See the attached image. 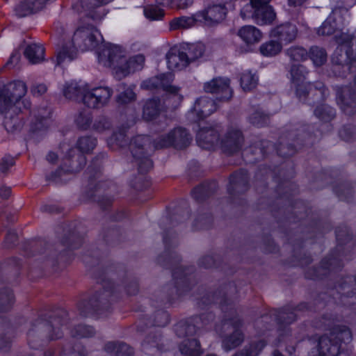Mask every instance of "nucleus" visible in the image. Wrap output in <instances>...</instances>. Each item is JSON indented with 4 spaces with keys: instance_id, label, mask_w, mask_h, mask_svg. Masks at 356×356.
<instances>
[{
    "instance_id": "9",
    "label": "nucleus",
    "mask_w": 356,
    "mask_h": 356,
    "mask_svg": "<svg viewBox=\"0 0 356 356\" xmlns=\"http://www.w3.org/2000/svg\"><path fill=\"white\" fill-rule=\"evenodd\" d=\"M172 80V73L163 74L143 81L141 87L149 90L161 88L168 92L171 95L170 98L167 99L168 105H169L171 99L175 101L181 100V96L178 94V88L171 86Z\"/></svg>"
},
{
    "instance_id": "18",
    "label": "nucleus",
    "mask_w": 356,
    "mask_h": 356,
    "mask_svg": "<svg viewBox=\"0 0 356 356\" xmlns=\"http://www.w3.org/2000/svg\"><path fill=\"white\" fill-rule=\"evenodd\" d=\"M291 82L296 88L297 96L300 99L302 95H305L306 91L305 81V69L302 65L293 66L291 70Z\"/></svg>"
},
{
    "instance_id": "39",
    "label": "nucleus",
    "mask_w": 356,
    "mask_h": 356,
    "mask_svg": "<svg viewBox=\"0 0 356 356\" xmlns=\"http://www.w3.org/2000/svg\"><path fill=\"white\" fill-rule=\"evenodd\" d=\"M95 333L94 329L90 326L81 325L78 327L76 335L81 337H90Z\"/></svg>"
},
{
    "instance_id": "51",
    "label": "nucleus",
    "mask_w": 356,
    "mask_h": 356,
    "mask_svg": "<svg viewBox=\"0 0 356 356\" xmlns=\"http://www.w3.org/2000/svg\"><path fill=\"white\" fill-rule=\"evenodd\" d=\"M60 356H85V355H79L76 353L73 352V353H70L69 354L68 353L67 354L65 353H63Z\"/></svg>"
},
{
    "instance_id": "7",
    "label": "nucleus",
    "mask_w": 356,
    "mask_h": 356,
    "mask_svg": "<svg viewBox=\"0 0 356 356\" xmlns=\"http://www.w3.org/2000/svg\"><path fill=\"white\" fill-rule=\"evenodd\" d=\"M350 331L345 326H337L330 333V336H323L319 339L315 347L311 352V356H346L340 353L338 339L345 343L351 341Z\"/></svg>"
},
{
    "instance_id": "40",
    "label": "nucleus",
    "mask_w": 356,
    "mask_h": 356,
    "mask_svg": "<svg viewBox=\"0 0 356 356\" xmlns=\"http://www.w3.org/2000/svg\"><path fill=\"white\" fill-rule=\"evenodd\" d=\"M14 159L10 156H6L2 159L0 164V170L6 172L8 169L14 165Z\"/></svg>"
},
{
    "instance_id": "17",
    "label": "nucleus",
    "mask_w": 356,
    "mask_h": 356,
    "mask_svg": "<svg viewBox=\"0 0 356 356\" xmlns=\"http://www.w3.org/2000/svg\"><path fill=\"white\" fill-rule=\"evenodd\" d=\"M217 108L216 103L207 97L197 99L192 108V113L196 114L198 119L206 118Z\"/></svg>"
},
{
    "instance_id": "22",
    "label": "nucleus",
    "mask_w": 356,
    "mask_h": 356,
    "mask_svg": "<svg viewBox=\"0 0 356 356\" xmlns=\"http://www.w3.org/2000/svg\"><path fill=\"white\" fill-rule=\"evenodd\" d=\"M283 44L277 39L270 38V40L263 43L259 47L261 54L266 57H273L279 54L282 50Z\"/></svg>"
},
{
    "instance_id": "38",
    "label": "nucleus",
    "mask_w": 356,
    "mask_h": 356,
    "mask_svg": "<svg viewBox=\"0 0 356 356\" xmlns=\"http://www.w3.org/2000/svg\"><path fill=\"white\" fill-rule=\"evenodd\" d=\"M177 334L181 337L184 332L186 334H192L195 332V327L191 325H187L185 323H179L175 328Z\"/></svg>"
},
{
    "instance_id": "43",
    "label": "nucleus",
    "mask_w": 356,
    "mask_h": 356,
    "mask_svg": "<svg viewBox=\"0 0 356 356\" xmlns=\"http://www.w3.org/2000/svg\"><path fill=\"white\" fill-rule=\"evenodd\" d=\"M125 138V135L123 133H120L119 134H115L112 138L108 141L109 145H112L115 143L118 144L120 146H122V140Z\"/></svg>"
},
{
    "instance_id": "2",
    "label": "nucleus",
    "mask_w": 356,
    "mask_h": 356,
    "mask_svg": "<svg viewBox=\"0 0 356 356\" xmlns=\"http://www.w3.org/2000/svg\"><path fill=\"white\" fill-rule=\"evenodd\" d=\"M26 92V86L22 81L10 82L0 88V115L3 118V125L8 132L17 131L23 126L17 115L22 109V100Z\"/></svg>"
},
{
    "instance_id": "26",
    "label": "nucleus",
    "mask_w": 356,
    "mask_h": 356,
    "mask_svg": "<svg viewBox=\"0 0 356 356\" xmlns=\"http://www.w3.org/2000/svg\"><path fill=\"white\" fill-rule=\"evenodd\" d=\"M200 344L196 340L186 339L180 346V351L183 356H200Z\"/></svg>"
},
{
    "instance_id": "20",
    "label": "nucleus",
    "mask_w": 356,
    "mask_h": 356,
    "mask_svg": "<svg viewBox=\"0 0 356 356\" xmlns=\"http://www.w3.org/2000/svg\"><path fill=\"white\" fill-rule=\"evenodd\" d=\"M111 1L112 0H74L72 7L78 13L84 12L87 15H90L91 17H94V16L90 14V11L93 8L106 4Z\"/></svg>"
},
{
    "instance_id": "33",
    "label": "nucleus",
    "mask_w": 356,
    "mask_h": 356,
    "mask_svg": "<svg viewBox=\"0 0 356 356\" xmlns=\"http://www.w3.org/2000/svg\"><path fill=\"white\" fill-rule=\"evenodd\" d=\"M144 15L149 19L158 20L162 18L164 13L161 8L157 6H149L145 8Z\"/></svg>"
},
{
    "instance_id": "46",
    "label": "nucleus",
    "mask_w": 356,
    "mask_h": 356,
    "mask_svg": "<svg viewBox=\"0 0 356 356\" xmlns=\"http://www.w3.org/2000/svg\"><path fill=\"white\" fill-rule=\"evenodd\" d=\"M174 0H156V3L161 6H170L173 4Z\"/></svg>"
},
{
    "instance_id": "28",
    "label": "nucleus",
    "mask_w": 356,
    "mask_h": 356,
    "mask_svg": "<svg viewBox=\"0 0 356 356\" xmlns=\"http://www.w3.org/2000/svg\"><path fill=\"white\" fill-rule=\"evenodd\" d=\"M205 47L202 42L191 44L188 47L186 55L188 58V62L195 60L201 58L204 52Z\"/></svg>"
},
{
    "instance_id": "21",
    "label": "nucleus",
    "mask_w": 356,
    "mask_h": 356,
    "mask_svg": "<svg viewBox=\"0 0 356 356\" xmlns=\"http://www.w3.org/2000/svg\"><path fill=\"white\" fill-rule=\"evenodd\" d=\"M229 326H231L230 330L233 331V334L226 337L223 341L222 346L226 350H229L238 346L243 339L241 331L238 330V324L234 323L231 325L230 323L227 322L224 323L225 327H229Z\"/></svg>"
},
{
    "instance_id": "13",
    "label": "nucleus",
    "mask_w": 356,
    "mask_h": 356,
    "mask_svg": "<svg viewBox=\"0 0 356 356\" xmlns=\"http://www.w3.org/2000/svg\"><path fill=\"white\" fill-rule=\"evenodd\" d=\"M238 35L244 42L246 51H252L263 38V33L254 26L245 25L238 31Z\"/></svg>"
},
{
    "instance_id": "55",
    "label": "nucleus",
    "mask_w": 356,
    "mask_h": 356,
    "mask_svg": "<svg viewBox=\"0 0 356 356\" xmlns=\"http://www.w3.org/2000/svg\"><path fill=\"white\" fill-rule=\"evenodd\" d=\"M273 356H283L281 353L277 352V351H275L273 354Z\"/></svg>"
},
{
    "instance_id": "10",
    "label": "nucleus",
    "mask_w": 356,
    "mask_h": 356,
    "mask_svg": "<svg viewBox=\"0 0 356 356\" xmlns=\"http://www.w3.org/2000/svg\"><path fill=\"white\" fill-rule=\"evenodd\" d=\"M228 1L229 0H222V3L208 6L204 10L197 13L198 19L200 20L201 23L207 25H212L221 22L226 15V5Z\"/></svg>"
},
{
    "instance_id": "60",
    "label": "nucleus",
    "mask_w": 356,
    "mask_h": 356,
    "mask_svg": "<svg viewBox=\"0 0 356 356\" xmlns=\"http://www.w3.org/2000/svg\"><path fill=\"white\" fill-rule=\"evenodd\" d=\"M44 356H51V353H46Z\"/></svg>"
},
{
    "instance_id": "16",
    "label": "nucleus",
    "mask_w": 356,
    "mask_h": 356,
    "mask_svg": "<svg viewBox=\"0 0 356 356\" xmlns=\"http://www.w3.org/2000/svg\"><path fill=\"white\" fill-rule=\"evenodd\" d=\"M355 85L356 86V76L355 78ZM337 102L341 108L347 114L353 113L350 107L356 106V93H350L348 87L342 88L341 92H338L337 95Z\"/></svg>"
},
{
    "instance_id": "62",
    "label": "nucleus",
    "mask_w": 356,
    "mask_h": 356,
    "mask_svg": "<svg viewBox=\"0 0 356 356\" xmlns=\"http://www.w3.org/2000/svg\"><path fill=\"white\" fill-rule=\"evenodd\" d=\"M207 356H216L215 355H209Z\"/></svg>"
},
{
    "instance_id": "12",
    "label": "nucleus",
    "mask_w": 356,
    "mask_h": 356,
    "mask_svg": "<svg viewBox=\"0 0 356 356\" xmlns=\"http://www.w3.org/2000/svg\"><path fill=\"white\" fill-rule=\"evenodd\" d=\"M297 34L298 30L296 25L287 22L272 28L269 32V37L277 39L284 45L293 41Z\"/></svg>"
},
{
    "instance_id": "4",
    "label": "nucleus",
    "mask_w": 356,
    "mask_h": 356,
    "mask_svg": "<svg viewBox=\"0 0 356 356\" xmlns=\"http://www.w3.org/2000/svg\"><path fill=\"white\" fill-rule=\"evenodd\" d=\"M97 59L102 65L112 67L118 79L141 70L145 62L144 56L140 54L127 59L122 49L112 44L104 46L97 53Z\"/></svg>"
},
{
    "instance_id": "35",
    "label": "nucleus",
    "mask_w": 356,
    "mask_h": 356,
    "mask_svg": "<svg viewBox=\"0 0 356 356\" xmlns=\"http://www.w3.org/2000/svg\"><path fill=\"white\" fill-rule=\"evenodd\" d=\"M121 89H119L120 90V95L118 97V102L121 103H127L131 102L135 98V93L132 88H128L127 89H124V86H120Z\"/></svg>"
},
{
    "instance_id": "27",
    "label": "nucleus",
    "mask_w": 356,
    "mask_h": 356,
    "mask_svg": "<svg viewBox=\"0 0 356 356\" xmlns=\"http://www.w3.org/2000/svg\"><path fill=\"white\" fill-rule=\"evenodd\" d=\"M258 81L257 76L250 71H245L241 76V86L243 90L253 89Z\"/></svg>"
},
{
    "instance_id": "24",
    "label": "nucleus",
    "mask_w": 356,
    "mask_h": 356,
    "mask_svg": "<svg viewBox=\"0 0 356 356\" xmlns=\"http://www.w3.org/2000/svg\"><path fill=\"white\" fill-rule=\"evenodd\" d=\"M24 55L31 63H38L44 59V48L37 44H31L26 47Z\"/></svg>"
},
{
    "instance_id": "37",
    "label": "nucleus",
    "mask_w": 356,
    "mask_h": 356,
    "mask_svg": "<svg viewBox=\"0 0 356 356\" xmlns=\"http://www.w3.org/2000/svg\"><path fill=\"white\" fill-rule=\"evenodd\" d=\"M114 346V351L118 356H130L132 354V349L125 343H120Z\"/></svg>"
},
{
    "instance_id": "56",
    "label": "nucleus",
    "mask_w": 356,
    "mask_h": 356,
    "mask_svg": "<svg viewBox=\"0 0 356 356\" xmlns=\"http://www.w3.org/2000/svg\"><path fill=\"white\" fill-rule=\"evenodd\" d=\"M8 300L9 305H10L11 302H13V297L12 296H9L8 298Z\"/></svg>"
},
{
    "instance_id": "32",
    "label": "nucleus",
    "mask_w": 356,
    "mask_h": 356,
    "mask_svg": "<svg viewBox=\"0 0 356 356\" xmlns=\"http://www.w3.org/2000/svg\"><path fill=\"white\" fill-rule=\"evenodd\" d=\"M314 113L317 118L324 121L330 120L334 115L333 109L324 104L318 106L315 109Z\"/></svg>"
},
{
    "instance_id": "3",
    "label": "nucleus",
    "mask_w": 356,
    "mask_h": 356,
    "mask_svg": "<svg viewBox=\"0 0 356 356\" xmlns=\"http://www.w3.org/2000/svg\"><path fill=\"white\" fill-rule=\"evenodd\" d=\"M102 40L101 33L90 25L79 26L75 31L71 41L63 44L57 49L58 65L71 62L76 56L77 50H92Z\"/></svg>"
},
{
    "instance_id": "1",
    "label": "nucleus",
    "mask_w": 356,
    "mask_h": 356,
    "mask_svg": "<svg viewBox=\"0 0 356 356\" xmlns=\"http://www.w3.org/2000/svg\"><path fill=\"white\" fill-rule=\"evenodd\" d=\"M348 19L347 10L335 9L318 29L320 35L334 34L337 46L332 60L344 70L356 68V38L344 31Z\"/></svg>"
},
{
    "instance_id": "44",
    "label": "nucleus",
    "mask_w": 356,
    "mask_h": 356,
    "mask_svg": "<svg viewBox=\"0 0 356 356\" xmlns=\"http://www.w3.org/2000/svg\"><path fill=\"white\" fill-rule=\"evenodd\" d=\"M19 58H20V54H19V52H17V51L14 52V53L11 55V56H10V60H9V61H8V64H9V63H12V64H13V63H17L18 62V60H19Z\"/></svg>"
},
{
    "instance_id": "5",
    "label": "nucleus",
    "mask_w": 356,
    "mask_h": 356,
    "mask_svg": "<svg viewBox=\"0 0 356 356\" xmlns=\"http://www.w3.org/2000/svg\"><path fill=\"white\" fill-rule=\"evenodd\" d=\"M112 92L108 87L92 88L88 84L79 85L76 82L67 83L63 95L68 99H74L79 95L85 105L90 108H99L108 102Z\"/></svg>"
},
{
    "instance_id": "29",
    "label": "nucleus",
    "mask_w": 356,
    "mask_h": 356,
    "mask_svg": "<svg viewBox=\"0 0 356 356\" xmlns=\"http://www.w3.org/2000/svg\"><path fill=\"white\" fill-rule=\"evenodd\" d=\"M149 139L147 136H138L130 143V149L134 157H139L138 152L140 154L143 146L149 143Z\"/></svg>"
},
{
    "instance_id": "49",
    "label": "nucleus",
    "mask_w": 356,
    "mask_h": 356,
    "mask_svg": "<svg viewBox=\"0 0 356 356\" xmlns=\"http://www.w3.org/2000/svg\"><path fill=\"white\" fill-rule=\"evenodd\" d=\"M305 0H288L289 3L292 6H300L301 5Z\"/></svg>"
},
{
    "instance_id": "36",
    "label": "nucleus",
    "mask_w": 356,
    "mask_h": 356,
    "mask_svg": "<svg viewBox=\"0 0 356 356\" xmlns=\"http://www.w3.org/2000/svg\"><path fill=\"white\" fill-rule=\"evenodd\" d=\"M264 346L265 344L264 342H259L254 346H251L250 349H245L241 353H238L234 356H257Z\"/></svg>"
},
{
    "instance_id": "8",
    "label": "nucleus",
    "mask_w": 356,
    "mask_h": 356,
    "mask_svg": "<svg viewBox=\"0 0 356 356\" xmlns=\"http://www.w3.org/2000/svg\"><path fill=\"white\" fill-rule=\"evenodd\" d=\"M270 0H250L242 6L241 16L244 19H253L259 25L268 24L275 19V13L268 4Z\"/></svg>"
},
{
    "instance_id": "31",
    "label": "nucleus",
    "mask_w": 356,
    "mask_h": 356,
    "mask_svg": "<svg viewBox=\"0 0 356 356\" xmlns=\"http://www.w3.org/2000/svg\"><path fill=\"white\" fill-rule=\"evenodd\" d=\"M96 139L90 137H82L77 143L78 148L82 153H88L96 145Z\"/></svg>"
},
{
    "instance_id": "34",
    "label": "nucleus",
    "mask_w": 356,
    "mask_h": 356,
    "mask_svg": "<svg viewBox=\"0 0 356 356\" xmlns=\"http://www.w3.org/2000/svg\"><path fill=\"white\" fill-rule=\"evenodd\" d=\"M287 54L292 60L296 61L304 60L307 57V52L306 49L299 47H295L289 49L287 50Z\"/></svg>"
},
{
    "instance_id": "52",
    "label": "nucleus",
    "mask_w": 356,
    "mask_h": 356,
    "mask_svg": "<svg viewBox=\"0 0 356 356\" xmlns=\"http://www.w3.org/2000/svg\"><path fill=\"white\" fill-rule=\"evenodd\" d=\"M317 87L320 92L322 93V95H325V89L324 88V86L321 83H318V86Z\"/></svg>"
},
{
    "instance_id": "47",
    "label": "nucleus",
    "mask_w": 356,
    "mask_h": 356,
    "mask_svg": "<svg viewBox=\"0 0 356 356\" xmlns=\"http://www.w3.org/2000/svg\"><path fill=\"white\" fill-rule=\"evenodd\" d=\"M10 188H2L1 189V195L4 197H7L10 195Z\"/></svg>"
},
{
    "instance_id": "58",
    "label": "nucleus",
    "mask_w": 356,
    "mask_h": 356,
    "mask_svg": "<svg viewBox=\"0 0 356 356\" xmlns=\"http://www.w3.org/2000/svg\"><path fill=\"white\" fill-rule=\"evenodd\" d=\"M59 337H60V335L58 334V335H56L55 337H52L51 339H57V338H59Z\"/></svg>"
},
{
    "instance_id": "42",
    "label": "nucleus",
    "mask_w": 356,
    "mask_h": 356,
    "mask_svg": "<svg viewBox=\"0 0 356 356\" xmlns=\"http://www.w3.org/2000/svg\"><path fill=\"white\" fill-rule=\"evenodd\" d=\"M47 90V87L44 83H36L34 86H33L31 88V92L34 95H42L44 92H46Z\"/></svg>"
},
{
    "instance_id": "25",
    "label": "nucleus",
    "mask_w": 356,
    "mask_h": 356,
    "mask_svg": "<svg viewBox=\"0 0 356 356\" xmlns=\"http://www.w3.org/2000/svg\"><path fill=\"white\" fill-rule=\"evenodd\" d=\"M161 111V107L157 99H149L143 108V118L146 120H152L156 118Z\"/></svg>"
},
{
    "instance_id": "15",
    "label": "nucleus",
    "mask_w": 356,
    "mask_h": 356,
    "mask_svg": "<svg viewBox=\"0 0 356 356\" xmlns=\"http://www.w3.org/2000/svg\"><path fill=\"white\" fill-rule=\"evenodd\" d=\"M167 65L171 70H179L188 63V58L186 52L177 49H171L166 56Z\"/></svg>"
},
{
    "instance_id": "19",
    "label": "nucleus",
    "mask_w": 356,
    "mask_h": 356,
    "mask_svg": "<svg viewBox=\"0 0 356 356\" xmlns=\"http://www.w3.org/2000/svg\"><path fill=\"white\" fill-rule=\"evenodd\" d=\"M49 0H22L15 8L19 17H24L41 9Z\"/></svg>"
},
{
    "instance_id": "59",
    "label": "nucleus",
    "mask_w": 356,
    "mask_h": 356,
    "mask_svg": "<svg viewBox=\"0 0 356 356\" xmlns=\"http://www.w3.org/2000/svg\"><path fill=\"white\" fill-rule=\"evenodd\" d=\"M139 168H140V169L141 170H143V163H140L139 164Z\"/></svg>"
},
{
    "instance_id": "61",
    "label": "nucleus",
    "mask_w": 356,
    "mask_h": 356,
    "mask_svg": "<svg viewBox=\"0 0 356 356\" xmlns=\"http://www.w3.org/2000/svg\"><path fill=\"white\" fill-rule=\"evenodd\" d=\"M69 157H72V156L70 154V153L68 154Z\"/></svg>"
},
{
    "instance_id": "50",
    "label": "nucleus",
    "mask_w": 356,
    "mask_h": 356,
    "mask_svg": "<svg viewBox=\"0 0 356 356\" xmlns=\"http://www.w3.org/2000/svg\"><path fill=\"white\" fill-rule=\"evenodd\" d=\"M162 316L163 317V318L165 319V321L163 323H159V325H161V326H163L168 323V314L166 313H163Z\"/></svg>"
},
{
    "instance_id": "6",
    "label": "nucleus",
    "mask_w": 356,
    "mask_h": 356,
    "mask_svg": "<svg viewBox=\"0 0 356 356\" xmlns=\"http://www.w3.org/2000/svg\"><path fill=\"white\" fill-rule=\"evenodd\" d=\"M242 141L243 137L238 130L232 131L221 141L213 129L202 128L197 134V143L202 148L213 149L219 146L224 152L230 154L239 149Z\"/></svg>"
},
{
    "instance_id": "41",
    "label": "nucleus",
    "mask_w": 356,
    "mask_h": 356,
    "mask_svg": "<svg viewBox=\"0 0 356 356\" xmlns=\"http://www.w3.org/2000/svg\"><path fill=\"white\" fill-rule=\"evenodd\" d=\"M193 3V0H174L173 4L170 6H163L164 7H170V8H185L190 6H191Z\"/></svg>"
},
{
    "instance_id": "53",
    "label": "nucleus",
    "mask_w": 356,
    "mask_h": 356,
    "mask_svg": "<svg viewBox=\"0 0 356 356\" xmlns=\"http://www.w3.org/2000/svg\"><path fill=\"white\" fill-rule=\"evenodd\" d=\"M143 162L148 168H151L152 165V163L149 159H145Z\"/></svg>"
},
{
    "instance_id": "57",
    "label": "nucleus",
    "mask_w": 356,
    "mask_h": 356,
    "mask_svg": "<svg viewBox=\"0 0 356 356\" xmlns=\"http://www.w3.org/2000/svg\"><path fill=\"white\" fill-rule=\"evenodd\" d=\"M253 124H256V125H260L259 122H257L256 120H252V122Z\"/></svg>"
},
{
    "instance_id": "23",
    "label": "nucleus",
    "mask_w": 356,
    "mask_h": 356,
    "mask_svg": "<svg viewBox=\"0 0 356 356\" xmlns=\"http://www.w3.org/2000/svg\"><path fill=\"white\" fill-rule=\"evenodd\" d=\"M197 13L191 17H180L174 19L170 23V29L172 30L179 29H188L193 26L197 22H200L198 19Z\"/></svg>"
},
{
    "instance_id": "11",
    "label": "nucleus",
    "mask_w": 356,
    "mask_h": 356,
    "mask_svg": "<svg viewBox=\"0 0 356 356\" xmlns=\"http://www.w3.org/2000/svg\"><path fill=\"white\" fill-rule=\"evenodd\" d=\"M190 139L186 131L178 127L174 129L165 138L161 139L159 143H157L156 147H164L172 145L176 148H183L188 144Z\"/></svg>"
},
{
    "instance_id": "48",
    "label": "nucleus",
    "mask_w": 356,
    "mask_h": 356,
    "mask_svg": "<svg viewBox=\"0 0 356 356\" xmlns=\"http://www.w3.org/2000/svg\"><path fill=\"white\" fill-rule=\"evenodd\" d=\"M56 159H57V155L53 152L49 153L48 155L47 156V159L49 162H54V161L56 160Z\"/></svg>"
},
{
    "instance_id": "54",
    "label": "nucleus",
    "mask_w": 356,
    "mask_h": 356,
    "mask_svg": "<svg viewBox=\"0 0 356 356\" xmlns=\"http://www.w3.org/2000/svg\"><path fill=\"white\" fill-rule=\"evenodd\" d=\"M79 159L81 163H82L83 164H85L86 161H85V158L83 155H79Z\"/></svg>"
},
{
    "instance_id": "45",
    "label": "nucleus",
    "mask_w": 356,
    "mask_h": 356,
    "mask_svg": "<svg viewBox=\"0 0 356 356\" xmlns=\"http://www.w3.org/2000/svg\"><path fill=\"white\" fill-rule=\"evenodd\" d=\"M76 122L78 124V125L82 128V129H85L86 128L87 125L89 124L90 122V119L89 118H87L86 120V122L85 123H82V117L80 116L77 119H76Z\"/></svg>"
},
{
    "instance_id": "14",
    "label": "nucleus",
    "mask_w": 356,
    "mask_h": 356,
    "mask_svg": "<svg viewBox=\"0 0 356 356\" xmlns=\"http://www.w3.org/2000/svg\"><path fill=\"white\" fill-rule=\"evenodd\" d=\"M206 92L221 94V99H229L232 97L229 81L226 78H215L206 82L204 85Z\"/></svg>"
},
{
    "instance_id": "30",
    "label": "nucleus",
    "mask_w": 356,
    "mask_h": 356,
    "mask_svg": "<svg viewBox=\"0 0 356 356\" xmlns=\"http://www.w3.org/2000/svg\"><path fill=\"white\" fill-rule=\"evenodd\" d=\"M310 57L314 64L316 66L323 65L326 60V54L325 51L317 47L311 48Z\"/></svg>"
}]
</instances>
